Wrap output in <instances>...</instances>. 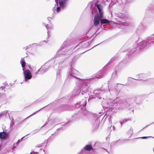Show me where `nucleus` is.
<instances>
[{"label":"nucleus","instance_id":"obj_1","mask_svg":"<svg viewBox=\"0 0 154 154\" xmlns=\"http://www.w3.org/2000/svg\"><path fill=\"white\" fill-rule=\"evenodd\" d=\"M106 67H104L101 70L94 74L92 78L82 79L77 77L79 74V72L73 69L71 65L70 69L67 73V79L74 80L75 82L77 87L74 91V96L82 95L87 93L89 87L88 84L90 83L91 79L103 77L105 75Z\"/></svg>","mask_w":154,"mask_h":154},{"label":"nucleus","instance_id":"obj_2","mask_svg":"<svg viewBox=\"0 0 154 154\" xmlns=\"http://www.w3.org/2000/svg\"><path fill=\"white\" fill-rule=\"evenodd\" d=\"M154 44V34L151 35L148 37L147 38L144 40L138 43L136 42L133 45V48H130L128 49V53H127V55L129 56V54H131L135 51H138L147 47Z\"/></svg>","mask_w":154,"mask_h":154},{"label":"nucleus","instance_id":"obj_3","mask_svg":"<svg viewBox=\"0 0 154 154\" xmlns=\"http://www.w3.org/2000/svg\"><path fill=\"white\" fill-rule=\"evenodd\" d=\"M67 42V41H66L64 42L60 48L57 51L56 55L54 56L50 60L54 61V62L51 63L52 65H54L57 66L58 65L61 63H62L65 60V59H64L60 60V58H57L54 60V59L56 57L60 56L62 55H67L66 57H67L72 54L71 52L70 51L71 50H68V49L66 48Z\"/></svg>","mask_w":154,"mask_h":154},{"label":"nucleus","instance_id":"obj_4","mask_svg":"<svg viewBox=\"0 0 154 154\" xmlns=\"http://www.w3.org/2000/svg\"><path fill=\"white\" fill-rule=\"evenodd\" d=\"M86 98L83 99L80 102L79 104L76 105L75 106L77 108L79 107H81L80 110L78 111L76 114H75L73 117L76 118H80L82 116L84 119H87L90 116V112L88 111L86 109L85 106L87 102Z\"/></svg>","mask_w":154,"mask_h":154},{"label":"nucleus","instance_id":"obj_5","mask_svg":"<svg viewBox=\"0 0 154 154\" xmlns=\"http://www.w3.org/2000/svg\"><path fill=\"white\" fill-rule=\"evenodd\" d=\"M95 9H97L99 13H97L95 16L94 19V26H97L100 22L101 18H104V12L103 10V7L98 3H95L94 4Z\"/></svg>","mask_w":154,"mask_h":154},{"label":"nucleus","instance_id":"obj_6","mask_svg":"<svg viewBox=\"0 0 154 154\" xmlns=\"http://www.w3.org/2000/svg\"><path fill=\"white\" fill-rule=\"evenodd\" d=\"M119 100V98H116L114 100L112 99L108 100L106 102H105L104 101H103L102 102V105L103 107L106 108L114 107L118 105L117 101Z\"/></svg>","mask_w":154,"mask_h":154},{"label":"nucleus","instance_id":"obj_7","mask_svg":"<svg viewBox=\"0 0 154 154\" xmlns=\"http://www.w3.org/2000/svg\"><path fill=\"white\" fill-rule=\"evenodd\" d=\"M103 114V112H100L97 114H94L92 115L93 120L92 122V123L94 130H96L98 127L100 121L99 119Z\"/></svg>","mask_w":154,"mask_h":154},{"label":"nucleus","instance_id":"obj_8","mask_svg":"<svg viewBox=\"0 0 154 154\" xmlns=\"http://www.w3.org/2000/svg\"><path fill=\"white\" fill-rule=\"evenodd\" d=\"M68 0H55L56 4L55 5V6H56V8L54 11V12L59 13L65 7L66 3Z\"/></svg>","mask_w":154,"mask_h":154},{"label":"nucleus","instance_id":"obj_9","mask_svg":"<svg viewBox=\"0 0 154 154\" xmlns=\"http://www.w3.org/2000/svg\"><path fill=\"white\" fill-rule=\"evenodd\" d=\"M54 62L52 60H50L47 62L44 65L42 66L41 68L38 70V72H39L40 74L45 72L47 71V69L50 66H52L51 63Z\"/></svg>","mask_w":154,"mask_h":154},{"label":"nucleus","instance_id":"obj_10","mask_svg":"<svg viewBox=\"0 0 154 154\" xmlns=\"http://www.w3.org/2000/svg\"><path fill=\"white\" fill-rule=\"evenodd\" d=\"M23 71L24 78V81L26 82L32 78V75L31 72L29 70L24 69Z\"/></svg>","mask_w":154,"mask_h":154},{"label":"nucleus","instance_id":"obj_11","mask_svg":"<svg viewBox=\"0 0 154 154\" xmlns=\"http://www.w3.org/2000/svg\"><path fill=\"white\" fill-rule=\"evenodd\" d=\"M90 44V43L88 42L87 41H83V42H80L73 49H74L76 48H77V49L85 48L88 45H89Z\"/></svg>","mask_w":154,"mask_h":154},{"label":"nucleus","instance_id":"obj_12","mask_svg":"<svg viewBox=\"0 0 154 154\" xmlns=\"http://www.w3.org/2000/svg\"><path fill=\"white\" fill-rule=\"evenodd\" d=\"M104 92L100 90H95L93 93L94 95L91 94V95L94 96L99 99H101L102 98V94Z\"/></svg>","mask_w":154,"mask_h":154},{"label":"nucleus","instance_id":"obj_13","mask_svg":"<svg viewBox=\"0 0 154 154\" xmlns=\"http://www.w3.org/2000/svg\"><path fill=\"white\" fill-rule=\"evenodd\" d=\"M118 85H122L121 84L117 83L116 85H115L114 86H113V88L110 87V86L109 85H108V87L109 88V90L110 93L112 92V90L115 91L117 92H119L120 91V89L117 88L118 87Z\"/></svg>","mask_w":154,"mask_h":154},{"label":"nucleus","instance_id":"obj_14","mask_svg":"<svg viewBox=\"0 0 154 154\" xmlns=\"http://www.w3.org/2000/svg\"><path fill=\"white\" fill-rule=\"evenodd\" d=\"M125 140H120L115 141L112 142L110 144L111 146H113L115 145H117L122 143L125 142Z\"/></svg>","mask_w":154,"mask_h":154},{"label":"nucleus","instance_id":"obj_15","mask_svg":"<svg viewBox=\"0 0 154 154\" xmlns=\"http://www.w3.org/2000/svg\"><path fill=\"white\" fill-rule=\"evenodd\" d=\"M91 150H94L93 149L92 146L91 144H87L82 149L81 151L82 153L85 150L89 151Z\"/></svg>","mask_w":154,"mask_h":154},{"label":"nucleus","instance_id":"obj_16","mask_svg":"<svg viewBox=\"0 0 154 154\" xmlns=\"http://www.w3.org/2000/svg\"><path fill=\"white\" fill-rule=\"evenodd\" d=\"M146 77V75L144 73L140 74L136 76L135 79L136 80H142L144 79Z\"/></svg>","mask_w":154,"mask_h":154},{"label":"nucleus","instance_id":"obj_17","mask_svg":"<svg viewBox=\"0 0 154 154\" xmlns=\"http://www.w3.org/2000/svg\"><path fill=\"white\" fill-rule=\"evenodd\" d=\"M8 134L4 131L0 132V138L1 139L5 140L8 137Z\"/></svg>","mask_w":154,"mask_h":154},{"label":"nucleus","instance_id":"obj_18","mask_svg":"<svg viewBox=\"0 0 154 154\" xmlns=\"http://www.w3.org/2000/svg\"><path fill=\"white\" fill-rule=\"evenodd\" d=\"M130 105L126 101L123 100L121 101V103L120 105V107L123 109L125 107H128Z\"/></svg>","mask_w":154,"mask_h":154},{"label":"nucleus","instance_id":"obj_19","mask_svg":"<svg viewBox=\"0 0 154 154\" xmlns=\"http://www.w3.org/2000/svg\"><path fill=\"white\" fill-rule=\"evenodd\" d=\"M110 21L108 20L105 18H101L100 19V23L101 24H109Z\"/></svg>","mask_w":154,"mask_h":154},{"label":"nucleus","instance_id":"obj_20","mask_svg":"<svg viewBox=\"0 0 154 154\" xmlns=\"http://www.w3.org/2000/svg\"><path fill=\"white\" fill-rule=\"evenodd\" d=\"M4 86H2L0 87V92L3 93L5 91V87L8 86V84L6 83L5 82L3 84Z\"/></svg>","mask_w":154,"mask_h":154},{"label":"nucleus","instance_id":"obj_21","mask_svg":"<svg viewBox=\"0 0 154 154\" xmlns=\"http://www.w3.org/2000/svg\"><path fill=\"white\" fill-rule=\"evenodd\" d=\"M61 80V75L60 74V70H58L57 73V78L56 81L57 82H60Z\"/></svg>","mask_w":154,"mask_h":154},{"label":"nucleus","instance_id":"obj_22","mask_svg":"<svg viewBox=\"0 0 154 154\" xmlns=\"http://www.w3.org/2000/svg\"><path fill=\"white\" fill-rule=\"evenodd\" d=\"M22 67L23 68V70L25 69L26 62L24 60L23 58H22L20 61Z\"/></svg>","mask_w":154,"mask_h":154},{"label":"nucleus","instance_id":"obj_23","mask_svg":"<svg viewBox=\"0 0 154 154\" xmlns=\"http://www.w3.org/2000/svg\"><path fill=\"white\" fill-rule=\"evenodd\" d=\"M7 113L9 115V114L7 111L2 112L0 113V119L1 118L5 117L7 116Z\"/></svg>","mask_w":154,"mask_h":154},{"label":"nucleus","instance_id":"obj_24","mask_svg":"<svg viewBox=\"0 0 154 154\" xmlns=\"http://www.w3.org/2000/svg\"><path fill=\"white\" fill-rule=\"evenodd\" d=\"M141 97L139 96H136L134 100L136 103H138L140 102L141 100Z\"/></svg>","mask_w":154,"mask_h":154},{"label":"nucleus","instance_id":"obj_25","mask_svg":"<svg viewBox=\"0 0 154 154\" xmlns=\"http://www.w3.org/2000/svg\"><path fill=\"white\" fill-rule=\"evenodd\" d=\"M42 24L43 26H45V27L46 29L48 30L49 29H51L50 26H49L48 24H46L45 23H43ZM49 31H48L47 33H48V36L49 35Z\"/></svg>","mask_w":154,"mask_h":154},{"label":"nucleus","instance_id":"obj_26","mask_svg":"<svg viewBox=\"0 0 154 154\" xmlns=\"http://www.w3.org/2000/svg\"><path fill=\"white\" fill-rule=\"evenodd\" d=\"M129 120V119H124L123 120L121 121L120 122V127L121 128L122 127V125L125 123H126L127 121Z\"/></svg>","mask_w":154,"mask_h":154},{"label":"nucleus","instance_id":"obj_27","mask_svg":"<svg viewBox=\"0 0 154 154\" xmlns=\"http://www.w3.org/2000/svg\"><path fill=\"white\" fill-rule=\"evenodd\" d=\"M115 17H119L120 18H122L123 17V15L122 14L120 13L119 14L116 13L115 14Z\"/></svg>","mask_w":154,"mask_h":154},{"label":"nucleus","instance_id":"obj_28","mask_svg":"<svg viewBox=\"0 0 154 154\" xmlns=\"http://www.w3.org/2000/svg\"><path fill=\"white\" fill-rule=\"evenodd\" d=\"M48 105H46V106H45L42 107V108H41L40 109L38 110L35 111V112H34L31 115H30V116H29L28 117L26 118H27L31 116H32L35 114L37 112H39L41 109H42L43 108L47 106Z\"/></svg>","mask_w":154,"mask_h":154},{"label":"nucleus","instance_id":"obj_29","mask_svg":"<svg viewBox=\"0 0 154 154\" xmlns=\"http://www.w3.org/2000/svg\"><path fill=\"white\" fill-rule=\"evenodd\" d=\"M0 96L1 99H6V96L5 94L3 93H1L0 94Z\"/></svg>","mask_w":154,"mask_h":154},{"label":"nucleus","instance_id":"obj_30","mask_svg":"<svg viewBox=\"0 0 154 154\" xmlns=\"http://www.w3.org/2000/svg\"><path fill=\"white\" fill-rule=\"evenodd\" d=\"M37 45V44L36 43L32 44L31 45H29L28 46L25 47L23 48L24 49H25V50H26L27 49L29 48H31V47H32V46L33 45Z\"/></svg>","mask_w":154,"mask_h":154},{"label":"nucleus","instance_id":"obj_31","mask_svg":"<svg viewBox=\"0 0 154 154\" xmlns=\"http://www.w3.org/2000/svg\"><path fill=\"white\" fill-rule=\"evenodd\" d=\"M111 116L109 115H107V114H106L104 116L103 119H106L107 118H108V119L110 120L111 119Z\"/></svg>","mask_w":154,"mask_h":154},{"label":"nucleus","instance_id":"obj_32","mask_svg":"<svg viewBox=\"0 0 154 154\" xmlns=\"http://www.w3.org/2000/svg\"><path fill=\"white\" fill-rule=\"evenodd\" d=\"M118 75V72L116 71H115L112 73V76L113 77H116Z\"/></svg>","mask_w":154,"mask_h":154},{"label":"nucleus","instance_id":"obj_33","mask_svg":"<svg viewBox=\"0 0 154 154\" xmlns=\"http://www.w3.org/2000/svg\"><path fill=\"white\" fill-rule=\"evenodd\" d=\"M128 133L130 136L132 135L133 133V130L131 128H130Z\"/></svg>","mask_w":154,"mask_h":154},{"label":"nucleus","instance_id":"obj_34","mask_svg":"<svg viewBox=\"0 0 154 154\" xmlns=\"http://www.w3.org/2000/svg\"><path fill=\"white\" fill-rule=\"evenodd\" d=\"M144 23V22L142 21L141 22L139 25V26H140V27H142L143 26V24Z\"/></svg>","mask_w":154,"mask_h":154},{"label":"nucleus","instance_id":"obj_35","mask_svg":"<svg viewBox=\"0 0 154 154\" xmlns=\"http://www.w3.org/2000/svg\"><path fill=\"white\" fill-rule=\"evenodd\" d=\"M40 74V73H39V72H38V71L36 72L35 73H34L33 74V75L34 76H35L37 74Z\"/></svg>","mask_w":154,"mask_h":154},{"label":"nucleus","instance_id":"obj_36","mask_svg":"<svg viewBox=\"0 0 154 154\" xmlns=\"http://www.w3.org/2000/svg\"><path fill=\"white\" fill-rule=\"evenodd\" d=\"M45 42H46L45 40H44V41H42L40 42L39 45H42V44H44Z\"/></svg>","mask_w":154,"mask_h":154},{"label":"nucleus","instance_id":"obj_37","mask_svg":"<svg viewBox=\"0 0 154 154\" xmlns=\"http://www.w3.org/2000/svg\"><path fill=\"white\" fill-rule=\"evenodd\" d=\"M115 58V57H112L110 60L109 62L108 63H109V62H111V61L114 60Z\"/></svg>","mask_w":154,"mask_h":154},{"label":"nucleus","instance_id":"obj_38","mask_svg":"<svg viewBox=\"0 0 154 154\" xmlns=\"http://www.w3.org/2000/svg\"><path fill=\"white\" fill-rule=\"evenodd\" d=\"M148 137H139V138H141V139H146Z\"/></svg>","mask_w":154,"mask_h":154},{"label":"nucleus","instance_id":"obj_39","mask_svg":"<svg viewBox=\"0 0 154 154\" xmlns=\"http://www.w3.org/2000/svg\"><path fill=\"white\" fill-rule=\"evenodd\" d=\"M56 133V131H55L54 134H51V136H50L48 140H49V139L51 138V137H52V136H53L54 134H55Z\"/></svg>","mask_w":154,"mask_h":154},{"label":"nucleus","instance_id":"obj_40","mask_svg":"<svg viewBox=\"0 0 154 154\" xmlns=\"http://www.w3.org/2000/svg\"><path fill=\"white\" fill-rule=\"evenodd\" d=\"M94 10L92 8V14H93L94 15Z\"/></svg>","mask_w":154,"mask_h":154},{"label":"nucleus","instance_id":"obj_41","mask_svg":"<svg viewBox=\"0 0 154 154\" xmlns=\"http://www.w3.org/2000/svg\"><path fill=\"white\" fill-rule=\"evenodd\" d=\"M25 137V136L23 137L20 139V140H21V141L23 140V139Z\"/></svg>","mask_w":154,"mask_h":154},{"label":"nucleus","instance_id":"obj_42","mask_svg":"<svg viewBox=\"0 0 154 154\" xmlns=\"http://www.w3.org/2000/svg\"><path fill=\"white\" fill-rule=\"evenodd\" d=\"M21 140H19L18 141H17V144H18L20 142H21Z\"/></svg>","mask_w":154,"mask_h":154},{"label":"nucleus","instance_id":"obj_43","mask_svg":"<svg viewBox=\"0 0 154 154\" xmlns=\"http://www.w3.org/2000/svg\"><path fill=\"white\" fill-rule=\"evenodd\" d=\"M35 152H31L30 154H35Z\"/></svg>","mask_w":154,"mask_h":154},{"label":"nucleus","instance_id":"obj_44","mask_svg":"<svg viewBox=\"0 0 154 154\" xmlns=\"http://www.w3.org/2000/svg\"><path fill=\"white\" fill-rule=\"evenodd\" d=\"M81 153H82V152H81V151H80V152H78L77 154H81Z\"/></svg>","mask_w":154,"mask_h":154},{"label":"nucleus","instance_id":"obj_45","mask_svg":"<svg viewBox=\"0 0 154 154\" xmlns=\"http://www.w3.org/2000/svg\"><path fill=\"white\" fill-rule=\"evenodd\" d=\"M92 97L93 98V97H89V99H91Z\"/></svg>","mask_w":154,"mask_h":154},{"label":"nucleus","instance_id":"obj_46","mask_svg":"<svg viewBox=\"0 0 154 154\" xmlns=\"http://www.w3.org/2000/svg\"><path fill=\"white\" fill-rule=\"evenodd\" d=\"M103 149H104V150H106V151L107 152H108V151H107L106 150V149H104V148H103Z\"/></svg>","mask_w":154,"mask_h":154},{"label":"nucleus","instance_id":"obj_47","mask_svg":"<svg viewBox=\"0 0 154 154\" xmlns=\"http://www.w3.org/2000/svg\"><path fill=\"white\" fill-rule=\"evenodd\" d=\"M49 18H50V17H48V20H49Z\"/></svg>","mask_w":154,"mask_h":154},{"label":"nucleus","instance_id":"obj_48","mask_svg":"<svg viewBox=\"0 0 154 154\" xmlns=\"http://www.w3.org/2000/svg\"><path fill=\"white\" fill-rule=\"evenodd\" d=\"M90 28L88 30V31L87 32L89 31V30H90Z\"/></svg>","mask_w":154,"mask_h":154},{"label":"nucleus","instance_id":"obj_49","mask_svg":"<svg viewBox=\"0 0 154 154\" xmlns=\"http://www.w3.org/2000/svg\"><path fill=\"white\" fill-rule=\"evenodd\" d=\"M105 91V92H106V90H105V91Z\"/></svg>","mask_w":154,"mask_h":154},{"label":"nucleus","instance_id":"obj_50","mask_svg":"<svg viewBox=\"0 0 154 154\" xmlns=\"http://www.w3.org/2000/svg\"><path fill=\"white\" fill-rule=\"evenodd\" d=\"M13 121H14V120H12V122H13Z\"/></svg>","mask_w":154,"mask_h":154},{"label":"nucleus","instance_id":"obj_51","mask_svg":"<svg viewBox=\"0 0 154 154\" xmlns=\"http://www.w3.org/2000/svg\"><path fill=\"white\" fill-rule=\"evenodd\" d=\"M66 123H65V124H66Z\"/></svg>","mask_w":154,"mask_h":154},{"label":"nucleus","instance_id":"obj_52","mask_svg":"<svg viewBox=\"0 0 154 154\" xmlns=\"http://www.w3.org/2000/svg\"><path fill=\"white\" fill-rule=\"evenodd\" d=\"M29 134H27V135H26V136H27V135H28Z\"/></svg>","mask_w":154,"mask_h":154}]
</instances>
